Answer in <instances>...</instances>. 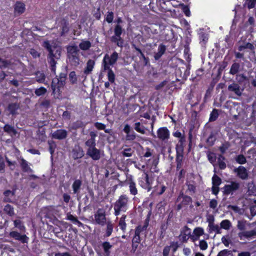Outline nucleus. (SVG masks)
Returning <instances> with one entry per match:
<instances>
[{
	"instance_id": "1",
	"label": "nucleus",
	"mask_w": 256,
	"mask_h": 256,
	"mask_svg": "<svg viewBox=\"0 0 256 256\" xmlns=\"http://www.w3.org/2000/svg\"><path fill=\"white\" fill-rule=\"evenodd\" d=\"M140 31L142 35L138 34L136 36L132 42V48H134V52L139 58V62L142 67H144L149 64L150 62L148 58L146 57L142 50L141 42L144 40L143 36L149 38L152 31L150 27L147 26H142Z\"/></svg>"
},
{
	"instance_id": "2",
	"label": "nucleus",
	"mask_w": 256,
	"mask_h": 256,
	"mask_svg": "<svg viewBox=\"0 0 256 256\" xmlns=\"http://www.w3.org/2000/svg\"><path fill=\"white\" fill-rule=\"evenodd\" d=\"M43 46L48 52V62L52 72L55 74L56 61L60 58L62 49L60 46L50 45L48 41L44 42Z\"/></svg>"
},
{
	"instance_id": "3",
	"label": "nucleus",
	"mask_w": 256,
	"mask_h": 256,
	"mask_svg": "<svg viewBox=\"0 0 256 256\" xmlns=\"http://www.w3.org/2000/svg\"><path fill=\"white\" fill-rule=\"evenodd\" d=\"M118 58V54L116 52H114L111 56L106 54L102 62V66L104 70H108V76L110 82L112 83L114 82L115 76L110 69V66H113L116 62Z\"/></svg>"
},
{
	"instance_id": "4",
	"label": "nucleus",
	"mask_w": 256,
	"mask_h": 256,
	"mask_svg": "<svg viewBox=\"0 0 256 256\" xmlns=\"http://www.w3.org/2000/svg\"><path fill=\"white\" fill-rule=\"evenodd\" d=\"M0 182L4 183L5 186L10 188L12 190H6L4 192V201L7 202H10V198L15 195L16 190L18 189V185L16 184V179L18 177H10L9 182L5 178V177H0Z\"/></svg>"
},
{
	"instance_id": "5",
	"label": "nucleus",
	"mask_w": 256,
	"mask_h": 256,
	"mask_svg": "<svg viewBox=\"0 0 256 256\" xmlns=\"http://www.w3.org/2000/svg\"><path fill=\"white\" fill-rule=\"evenodd\" d=\"M66 77L67 72L65 70L61 72L58 78L56 76L52 80L51 87L54 94L58 95L60 94L62 88L66 84Z\"/></svg>"
},
{
	"instance_id": "6",
	"label": "nucleus",
	"mask_w": 256,
	"mask_h": 256,
	"mask_svg": "<svg viewBox=\"0 0 256 256\" xmlns=\"http://www.w3.org/2000/svg\"><path fill=\"white\" fill-rule=\"evenodd\" d=\"M67 57L71 65L78 66L80 64V50L76 46L66 47Z\"/></svg>"
},
{
	"instance_id": "7",
	"label": "nucleus",
	"mask_w": 256,
	"mask_h": 256,
	"mask_svg": "<svg viewBox=\"0 0 256 256\" xmlns=\"http://www.w3.org/2000/svg\"><path fill=\"white\" fill-rule=\"evenodd\" d=\"M128 199L126 196H121L114 205V214L118 216L120 211H126Z\"/></svg>"
},
{
	"instance_id": "8",
	"label": "nucleus",
	"mask_w": 256,
	"mask_h": 256,
	"mask_svg": "<svg viewBox=\"0 0 256 256\" xmlns=\"http://www.w3.org/2000/svg\"><path fill=\"white\" fill-rule=\"evenodd\" d=\"M94 223L100 226H104L106 222V211L102 208H98L94 214Z\"/></svg>"
},
{
	"instance_id": "9",
	"label": "nucleus",
	"mask_w": 256,
	"mask_h": 256,
	"mask_svg": "<svg viewBox=\"0 0 256 256\" xmlns=\"http://www.w3.org/2000/svg\"><path fill=\"white\" fill-rule=\"evenodd\" d=\"M123 30L120 25L117 24L114 30V36L111 38V41L113 42L116 43L118 46H122L123 40L120 37V35L122 32Z\"/></svg>"
},
{
	"instance_id": "10",
	"label": "nucleus",
	"mask_w": 256,
	"mask_h": 256,
	"mask_svg": "<svg viewBox=\"0 0 256 256\" xmlns=\"http://www.w3.org/2000/svg\"><path fill=\"white\" fill-rule=\"evenodd\" d=\"M154 177H142L140 180V186L148 191H150L152 188L154 182Z\"/></svg>"
},
{
	"instance_id": "11",
	"label": "nucleus",
	"mask_w": 256,
	"mask_h": 256,
	"mask_svg": "<svg viewBox=\"0 0 256 256\" xmlns=\"http://www.w3.org/2000/svg\"><path fill=\"white\" fill-rule=\"evenodd\" d=\"M192 238L193 236L191 235L190 229L187 226H185L181 230L180 234L178 238L182 242H187L189 238Z\"/></svg>"
},
{
	"instance_id": "12",
	"label": "nucleus",
	"mask_w": 256,
	"mask_h": 256,
	"mask_svg": "<svg viewBox=\"0 0 256 256\" xmlns=\"http://www.w3.org/2000/svg\"><path fill=\"white\" fill-rule=\"evenodd\" d=\"M158 138L162 141L170 138V132L166 127H161L157 130Z\"/></svg>"
},
{
	"instance_id": "13",
	"label": "nucleus",
	"mask_w": 256,
	"mask_h": 256,
	"mask_svg": "<svg viewBox=\"0 0 256 256\" xmlns=\"http://www.w3.org/2000/svg\"><path fill=\"white\" fill-rule=\"evenodd\" d=\"M240 184L236 182H232L230 184H226L224 188V193L226 195L232 194L234 192L238 189Z\"/></svg>"
},
{
	"instance_id": "14",
	"label": "nucleus",
	"mask_w": 256,
	"mask_h": 256,
	"mask_svg": "<svg viewBox=\"0 0 256 256\" xmlns=\"http://www.w3.org/2000/svg\"><path fill=\"white\" fill-rule=\"evenodd\" d=\"M86 155L94 160H99L101 158L100 150L96 148V147L92 148H88Z\"/></svg>"
},
{
	"instance_id": "15",
	"label": "nucleus",
	"mask_w": 256,
	"mask_h": 256,
	"mask_svg": "<svg viewBox=\"0 0 256 256\" xmlns=\"http://www.w3.org/2000/svg\"><path fill=\"white\" fill-rule=\"evenodd\" d=\"M68 136V132L63 129H60L52 134V136L54 139L59 140L65 139Z\"/></svg>"
},
{
	"instance_id": "16",
	"label": "nucleus",
	"mask_w": 256,
	"mask_h": 256,
	"mask_svg": "<svg viewBox=\"0 0 256 256\" xmlns=\"http://www.w3.org/2000/svg\"><path fill=\"white\" fill-rule=\"evenodd\" d=\"M177 201H180L182 204L185 206L192 202V198L190 196L185 195L183 192H180L177 198Z\"/></svg>"
},
{
	"instance_id": "17",
	"label": "nucleus",
	"mask_w": 256,
	"mask_h": 256,
	"mask_svg": "<svg viewBox=\"0 0 256 256\" xmlns=\"http://www.w3.org/2000/svg\"><path fill=\"white\" fill-rule=\"evenodd\" d=\"M255 236H256V230H255L250 231H243L238 233V236L240 240H244L245 238H251Z\"/></svg>"
},
{
	"instance_id": "18",
	"label": "nucleus",
	"mask_w": 256,
	"mask_h": 256,
	"mask_svg": "<svg viewBox=\"0 0 256 256\" xmlns=\"http://www.w3.org/2000/svg\"><path fill=\"white\" fill-rule=\"evenodd\" d=\"M228 90L229 92H233L237 96H242V91L239 84L236 82H233L228 86Z\"/></svg>"
},
{
	"instance_id": "19",
	"label": "nucleus",
	"mask_w": 256,
	"mask_h": 256,
	"mask_svg": "<svg viewBox=\"0 0 256 256\" xmlns=\"http://www.w3.org/2000/svg\"><path fill=\"white\" fill-rule=\"evenodd\" d=\"M84 156V152L82 148L75 146L72 152V156L74 159H78Z\"/></svg>"
},
{
	"instance_id": "20",
	"label": "nucleus",
	"mask_w": 256,
	"mask_h": 256,
	"mask_svg": "<svg viewBox=\"0 0 256 256\" xmlns=\"http://www.w3.org/2000/svg\"><path fill=\"white\" fill-rule=\"evenodd\" d=\"M166 48L164 44H160L158 47V52H154V57L156 60H158L165 53Z\"/></svg>"
},
{
	"instance_id": "21",
	"label": "nucleus",
	"mask_w": 256,
	"mask_h": 256,
	"mask_svg": "<svg viewBox=\"0 0 256 256\" xmlns=\"http://www.w3.org/2000/svg\"><path fill=\"white\" fill-rule=\"evenodd\" d=\"M254 48L253 44L248 42H244L242 44L238 46V50L239 52H242L246 49H248L254 52Z\"/></svg>"
},
{
	"instance_id": "22",
	"label": "nucleus",
	"mask_w": 256,
	"mask_h": 256,
	"mask_svg": "<svg viewBox=\"0 0 256 256\" xmlns=\"http://www.w3.org/2000/svg\"><path fill=\"white\" fill-rule=\"evenodd\" d=\"M36 80L37 82L40 84H48L47 82H46V75L45 74L41 72L38 71L35 73Z\"/></svg>"
},
{
	"instance_id": "23",
	"label": "nucleus",
	"mask_w": 256,
	"mask_h": 256,
	"mask_svg": "<svg viewBox=\"0 0 256 256\" xmlns=\"http://www.w3.org/2000/svg\"><path fill=\"white\" fill-rule=\"evenodd\" d=\"M234 172L236 173L237 176H248V170L244 166H240L234 169Z\"/></svg>"
},
{
	"instance_id": "24",
	"label": "nucleus",
	"mask_w": 256,
	"mask_h": 256,
	"mask_svg": "<svg viewBox=\"0 0 256 256\" xmlns=\"http://www.w3.org/2000/svg\"><path fill=\"white\" fill-rule=\"evenodd\" d=\"M186 140H179L176 146V154H184V144Z\"/></svg>"
},
{
	"instance_id": "25",
	"label": "nucleus",
	"mask_w": 256,
	"mask_h": 256,
	"mask_svg": "<svg viewBox=\"0 0 256 256\" xmlns=\"http://www.w3.org/2000/svg\"><path fill=\"white\" fill-rule=\"evenodd\" d=\"M25 10V5L24 3L18 2L14 6V12L16 13L20 14Z\"/></svg>"
},
{
	"instance_id": "26",
	"label": "nucleus",
	"mask_w": 256,
	"mask_h": 256,
	"mask_svg": "<svg viewBox=\"0 0 256 256\" xmlns=\"http://www.w3.org/2000/svg\"><path fill=\"white\" fill-rule=\"evenodd\" d=\"M184 154H176V170H179L183 166Z\"/></svg>"
},
{
	"instance_id": "27",
	"label": "nucleus",
	"mask_w": 256,
	"mask_h": 256,
	"mask_svg": "<svg viewBox=\"0 0 256 256\" xmlns=\"http://www.w3.org/2000/svg\"><path fill=\"white\" fill-rule=\"evenodd\" d=\"M240 65L238 62H234L230 67L229 74L232 75L237 74L240 70Z\"/></svg>"
},
{
	"instance_id": "28",
	"label": "nucleus",
	"mask_w": 256,
	"mask_h": 256,
	"mask_svg": "<svg viewBox=\"0 0 256 256\" xmlns=\"http://www.w3.org/2000/svg\"><path fill=\"white\" fill-rule=\"evenodd\" d=\"M95 62L92 60H89L86 62V66L84 70V73L86 74H90L94 67Z\"/></svg>"
},
{
	"instance_id": "29",
	"label": "nucleus",
	"mask_w": 256,
	"mask_h": 256,
	"mask_svg": "<svg viewBox=\"0 0 256 256\" xmlns=\"http://www.w3.org/2000/svg\"><path fill=\"white\" fill-rule=\"evenodd\" d=\"M20 164L22 169L24 172L28 173H31L32 172V170L29 166L28 162L24 159L22 158L20 160Z\"/></svg>"
},
{
	"instance_id": "30",
	"label": "nucleus",
	"mask_w": 256,
	"mask_h": 256,
	"mask_svg": "<svg viewBox=\"0 0 256 256\" xmlns=\"http://www.w3.org/2000/svg\"><path fill=\"white\" fill-rule=\"evenodd\" d=\"M91 42L86 40H82L79 44L80 48L83 50H87L91 47Z\"/></svg>"
},
{
	"instance_id": "31",
	"label": "nucleus",
	"mask_w": 256,
	"mask_h": 256,
	"mask_svg": "<svg viewBox=\"0 0 256 256\" xmlns=\"http://www.w3.org/2000/svg\"><path fill=\"white\" fill-rule=\"evenodd\" d=\"M19 104L17 103H12L8 104V110L12 114H15L19 108Z\"/></svg>"
},
{
	"instance_id": "32",
	"label": "nucleus",
	"mask_w": 256,
	"mask_h": 256,
	"mask_svg": "<svg viewBox=\"0 0 256 256\" xmlns=\"http://www.w3.org/2000/svg\"><path fill=\"white\" fill-rule=\"evenodd\" d=\"M134 128L138 132L142 134L145 133V128L144 126L140 122H136L134 126Z\"/></svg>"
},
{
	"instance_id": "33",
	"label": "nucleus",
	"mask_w": 256,
	"mask_h": 256,
	"mask_svg": "<svg viewBox=\"0 0 256 256\" xmlns=\"http://www.w3.org/2000/svg\"><path fill=\"white\" fill-rule=\"evenodd\" d=\"M236 80L239 84H246L249 82V78L244 74H239L236 76Z\"/></svg>"
},
{
	"instance_id": "34",
	"label": "nucleus",
	"mask_w": 256,
	"mask_h": 256,
	"mask_svg": "<svg viewBox=\"0 0 256 256\" xmlns=\"http://www.w3.org/2000/svg\"><path fill=\"white\" fill-rule=\"evenodd\" d=\"M140 227L138 228H136L134 236L132 240V242L140 244V234L142 232L140 230Z\"/></svg>"
},
{
	"instance_id": "35",
	"label": "nucleus",
	"mask_w": 256,
	"mask_h": 256,
	"mask_svg": "<svg viewBox=\"0 0 256 256\" xmlns=\"http://www.w3.org/2000/svg\"><path fill=\"white\" fill-rule=\"evenodd\" d=\"M219 116L218 110L216 108H214L210 114L208 121L212 122L216 120Z\"/></svg>"
},
{
	"instance_id": "36",
	"label": "nucleus",
	"mask_w": 256,
	"mask_h": 256,
	"mask_svg": "<svg viewBox=\"0 0 256 256\" xmlns=\"http://www.w3.org/2000/svg\"><path fill=\"white\" fill-rule=\"evenodd\" d=\"M81 186H82V181L80 180H74V183L72 185V190H73L74 194H76V193L78 192L79 191V190Z\"/></svg>"
},
{
	"instance_id": "37",
	"label": "nucleus",
	"mask_w": 256,
	"mask_h": 256,
	"mask_svg": "<svg viewBox=\"0 0 256 256\" xmlns=\"http://www.w3.org/2000/svg\"><path fill=\"white\" fill-rule=\"evenodd\" d=\"M102 247L104 251L107 256H109L110 254V250L112 248V246L108 242H104L102 244Z\"/></svg>"
},
{
	"instance_id": "38",
	"label": "nucleus",
	"mask_w": 256,
	"mask_h": 256,
	"mask_svg": "<svg viewBox=\"0 0 256 256\" xmlns=\"http://www.w3.org/2000/svg\"><path fill=\"white\" fill-rule=\"evenodd\" d=\"M106 224V229L105 236L108 237L112 234V233L113 231L114 226L112 222L110 221H108Z\"/></svg>"
},
{
	"instance_id": "39",
	"label": "nucleus",
	"mask_w": 256,
	"mask_h": 256,
	"mask_svg": "<svg viewBox=\"0 0 256 256\" xmlns=\"http://www.w3.org/2000/svg\"><path fill=\"white\" fill-rule=\"evenodd\" d=\"M208 232L212 233V232H216L217 234H221V228L218 224H214L212 225L208 226Z\"/></svg>"
},
{
	"instance_id": "40",
	"label": "nucleus",
	"mask_w": 256,
	"mask_h": 256,
	"mask_svg": "<svg viewBox=\"0 0 256 256\" xmlns=\"http://www.w3.org/2000/svg\"><path fill=\"white\" fill-rule=\"evenodd\" d=\"M129 188L130 194L132 195H136L138 190L136 187V184L132 182V177H129Z\"/></svg>"
},
{
	"instance_id": "41",
	"label": "nucleus",
	"mask_w": 256,
	"mask_h": 256,
	"mask_svg": "<svg viewBox=\"0 0 256 256\" xmlns=\"http://www.w3.org/2000/svg\"><path fill=\"white\" fill-rule=\"evenodd\" d=\"M236 162L240 164H243L246 162V157L242 154H240L234 157Z\"/></svg>"
},
{
	"instance_id": "42",
	"label": "nucleus",
	"mask_w": 256,
	"mask_h": 256,
	"mask_svg": "<svg viewBox=\"0 0 256 256\" xmlns=\"http://www.w3.org/2000/svg\"><path fill=\"white\" fill-rule=\"evenodd\" d=\"M194 234L196 238H193V240H196L200 236H202L204 234V230L201 227H198L194 229Z\"/></svg>"
},
{
	"instance_id": "43",
	"label": "nucleus",
	"mask_w": 256,
	"mask_h": 256,
	"mask_svg": "<svg viewBox=\"0 0 256 256\" xmlns=\"http://www.w3.org/2000/svg\"><path fill=\"white\" fill-rule=\"evenodd\" d=\"M225 158L222 155H219V157L218 158V167L221 170H224L226 168V164L224 161Z\"/></svg>"
},
{
	"instance_id": "44",
	"label": "nucleus",
	"mask_w": 256,
	"mask_h": 256,
	"mask_svg": "<svg viewBox=\"0 0 256 256\" xmlns=\"http://www.w3.org/2000/svg\"><path fill=\"white\" fill-rule=\"evenodd\" d=\"M220 228L228 230L232 226L230 222L228 220H224L221 222L220 224Z\"/></svg>"
},
{
	"instance_id": "45",
	"label": "nucleus",
	"mask_w": 256,
	"mask_h": 256,
	"mask_svg": "<svg viewBox=\"0 0 256 256\" xmlns=\"http://www.w3.org/2000/svg\"><path fill=\"white\" fill-rule=\"evenodd\" d=\"M47 92V90L43 87L41 86L40 88H36L34 90V94L36 96H40L44 95Z\"/></svg>"
},
{
	"instance_id": "46",
	"label": "nucleus",
	"mask_w": 256,
	"mask_h": 256,
	"mask_svg": "<svg viewBox=\"0 0 256 256\" xmlns=\"http://www.w3.org/2000/svg\"><path fill=\"white\" fill-rule=\"evenodd\" d=\"M4 132H8L10 134L16 135V132L13 126H12L8 124H6L4 128Z\"/></svg>"
},
{
	"instance_id": "47",
	"label": "nucleus",
	"mask_w": 256,
	"mask_h": 256,
	"mask_svg": "<svg viewBox=\"0 0 256 256\" xmlns=\"http://www.w3.org/2000/svg\"><path fill=\"white\" fill-rule=\"evenodd\" d=\"M168 222L166 223H163L160 226V238H163L165 236L166 230L168 228Z\"/></svg>"
},
{
	"instance_id": "48",
	"label": "nucleus",
	"mask_w": 256,
	"mask_h": 256,
	"mask_svg": "<svg viewBox=\"0 0 256 256\" xmlns=\"http://www.w3.org/2000/svg\"><path fill=\"white\" fill-rule=\"evenodd\" d=\"M68 23L66 20H63L62 22V31L61 32L60 35L64 36L66 33H67L69 30L68 27Z\"/></svg>"
},
{
	"instance_id": "49",
	"label": "nucleus",
	"mask_w": 256,
	"mask_h": 256,
	"mask_svg": "<svg viewBox=\"0 0 256 256\" xmlns=\"http://www.w3.org/2000/svg\"><path fill=\"white\" fill-rule=\"evenodd\" d=\"M46 138V136L45 134L44 130H38L37 131V134H36V138L37 139H38L40 140L43 142V141L45 140Z\"/></svg>"
},
{
	"instance_id": "50",
	"label": "nucleus",
	"mask_w": 256,
	"mask_h": 256,
	"mask_svg": "<svg viewBox=\"0 0 256 256\" xmlns=\"http://www.w3.org/2000/svg\"><path fill=\"white\" fill-rule=\"evenodd\" d=\"M4 211L10 216H12L14 214L13 207L8 204L4 206Z\"/></svg>"
},
{
	"instance_id": "51",
	"label": "nucleus",
	"mask_w": 256,
	"mask_h": 256,
	"mask_svg": "<svg viewBox=\"0 0 256 256\" xmlns=\"http://www.w3.org/2000/svg\"><path fill=\"white\" fill-rule=\"evenodd\" d=\"M208 158L210 163L214 165L217 158L216 154L214 152H210L208 154Z\"/></svg>"
},
{
	"instance_id": "52",
	"label": "nucleus",
	"mask_w": 256,
	"mask_h": 256,
	"mask_svg": "<svg viewBox=\"0 0 256 256\" xmlns=\"http://www.w3.org/2000/svg\"><path fill=\"white\" fill-rule=\"evenodd\" d=\"M67 220H70L74 224H80L82 223L78 220V218L76 216H74L72 214L68 213L67 214Z\"/></svg>"
},
{
	"instance_id": "53",
	"label": "nucleus",
	"mask_w": 256,
	"mask_h": 256,
	"mask_svg": "<svg viewBox=\"0 0 256 256\" xmlns=\"http://www.w3.org/2000/svg\"><path fill=\"white\" fill-rule=\"evenodd\" d=\"M10 64L9 60L2 59L0 58V68H6Z\"/></svg>"
},
{
	"instance_id": "54",
	"label": "nucleus",
	"mask_w": 256,
	"mask_h": 256,
	"mask_svg": "<svg viewBox=\"0 0 256 256\" xmlns=\"http://www.w3.org/2000/svg\"><path fill=\"white\" fill-rule=\"evenodd\" d=\"M85 144L88 147V148H94L96 147V140L90 138L86 142Z\"/></svg>"
},
{
	"instance_id": "55",
	"label": "nucleus",
	"mask_w": 256,
	"mask_h": 256,
	"mask_svg": "<svg viewBox=\"0 0 256 256\" xmlns=\"http://www.w3.org/2000/svg\"><path fill=\"white\" fill-rule=\"evenodd\" d=\"M134 167L138 168V170H142L144 171V173L145 175V176H148V174H147L146 172V170H145V168L146 166L144 164H140V163H136V162H134Z\"/></svg>"
},
{
	"instance_id": "56",
	"label": "nucleus",
	"mask_w": 256,
	"mask_h": 256,
	"mask_svg": "<svg viewBox=\"0 0 256 256\" xmlns=\"http://www.w3.org/2000/svg\"><path fill=\"white\" fill-rule=\"evenodd\" d=\"M14 226L20 230H22L24 228V226L20 220H14Z\"/></svg>"
},
{
	"instance_id": "57",
	"label": "nucleus",
	"mask_w": 256,
	"mask_h": 256,
	"mask_svg": "<svg viewBox=\"0 0 256 256\" xmlns=\"http://www.w3.org/2000/svg\"><path fill=\"white\" fill-rule=\"evenodd\" d=\"M246 221L244 220H238L237 224L238 228L242 230V232L244 231L246 229Z\"/></svg>"
},
{
	"instance_id": "58",
	"label": "nucleus",
	"mask_w": 256,
	"mask_h": 256,
	"mask_svg": "<svg viewBox=\"0 0 256 256\" xmlns=\"http://www.w3.org/2000/svg\"><path fill=\"white\" fill-rule=\"evenodd\" d=\"M29 240L28 237L26 234H21L19 236L17 240L20 242L22 244L28 243Z\"/></svg>"
},
{
	"instance_id": "59",
	"label": "nucleus",
	"mask_w": 256,
	"mask_h": 256,
	"mask_svg": "<svg viewBox=\"0 0 256 256\" xmlns=\"http://www.w3.org/2000/svg\"><path fill=\"white\" fill-rule=\"evenodd\" d=\"M69 78L72 84H75L77 82V78L74 71L71 72L69 74Z\"/></svg>"
},
{
	"instance_id": "60",
	"label": "nucleus",
	"mask_w": 256,
	"mask_h": 256,
	"mask_svg": "<svg viewBox=\"0 0 256 256\" xmlns=\"http://www.w3.org/2000/svg\"><path fill=\"white\" fill-rule=\"evenodd\" d=\"M126 216V215L122 216L119 222V226L122 230H126V224L124 222V219Z\"/></svg>"
},
{
	"instance_id": "61",
	"label": "nucleus",
	"mask_w": 256,
	"mask_h": 256,
	"mask_svg": "<svg viewBox=\"0 0 256 256\" xmlns=\"http://www.w3.org/2000/svg\"><path fill=\"white\" fill-rule=\"evenodd\" d=\"M232 252L226 249L220 251L218 254V256H232Z\"/></svg>"
},
{
	"instance_id": "62",
	"label": "nucleus",
	"mask_w": 256,
	"mask_h": 256,
	"mask_svg": "<svg viewBox=\"0 0 256 256\" xmlns=\"http://www.w3.org/2000/svg\"><path fill=\"white\" fill-rule=\"evenodd\" d=\"M172 135L176 137V138H179V140H186V136H185L183 134H182L180 131L178 130H176L174 132L172 133Z\"/></svg>"
},
{
	"instance_id": "63",
	"label": "nucleus",
	"mask_w": 256,
	"mask_h": 256,
	"mask_svg": "<svg viewBox=\"0 0 256 256\" xmlns=\"http://www.w3.org/2000/svg\"><path fill=\"white\" fill-rule=\"evenodd\" d=\"M199 246L201 250H204L208 248V244L205 240H200L199 242Z\"/></svg>"
},
{
	"instance_id": "64",
	"label": "nucleus",
	"mask_w": 256,
	"mask_h": 256,
	"mask_svg": "<svg viewBox=\"0 0 256 256\" xmlns=\"http://www.w3.org/2000/svg\"><path fill=\"white\" fill-rule=\"evenodd\" d=\"M212 185L219 186L222 183V180L220 177H212Z\"/></svg>"
}]
</instances>
